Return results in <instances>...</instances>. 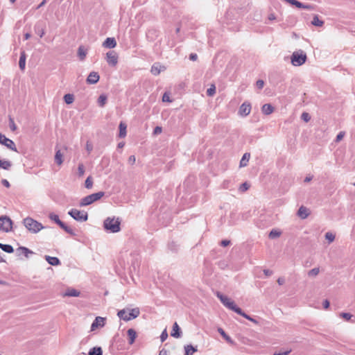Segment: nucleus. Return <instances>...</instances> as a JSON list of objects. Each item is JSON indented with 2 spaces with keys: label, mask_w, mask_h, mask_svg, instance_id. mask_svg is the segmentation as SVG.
<instances>
[{
  "label": "nucleus",
  "mask_w": 355,
  "mask_h": 355,
  "mask_svg": "<svg viewBox=\"0 0 355 355\" xmlns=\"http://www.w3.org/2000/svg\"><path fill=\"white\" fill-rule=\"evenodd\" d=\"M93 149V146L92 145V144H90L89 141L87 142L86 144V150L87 151L90 153V152Z\"/></svg>",
  "instance_id": "nucleus-56"
},
{
  "label": "nucleus",
  "mask_w": 355,
  "mask_h": 355,
  "mask_svg": "<svg viewBox=\"0 0 355 355\" xmlns=\"http://www.w3.org/2000/svg\"><path fill=\"white\" fill-rule=\"evenodd\" d=\"M9 127L12 131H15L17 129L14 119L11 116L9 117Z\"/></svg>",
  "instance_id": "nucleus-45"
},
{
  "label": "nucleus",
  "mask_w": 355,
  "mask_h": 355,
  "mask_svg": "<svg viewBox=\"0 0 355 355\" xmlns=\"http://www.w3.org/2000/svg\"><path fill=\"white\" fill-rule=\"evenodd\" d=\"M136 158L135 155H130L128 158V163L130 164H134L135 163Z\"/></svg>",
  "instance_id": "nucleus-57"
},
{
  "label": "nucleus",
  "mask_w": 355,
  "mask_h": 355,
  "mask_svg": "<svg viewBox=\"0 0 355 355\" xmlns=\"http://www.w3.org/2000/svg\"><path fill=\"white\" fill-rule=\"evenodd\" d=\"M236 313L255 324H258V321L257 320L252 318L251 316L246 314L245 312L243 311V310L241 308L239 309V311L236 312Z\"/></svg>",
  "instance_id": "nucleus-29"
},
{
  "label": "nucleus",
  "mask_w": 355,
  "mask_h": 355,
  "mask_svg": "<svg viewBox=\"0 0 355 355\" xmlns=\"http://www.w3.org/2000/svg\"><path fill=\"white\" fill-rule=\"evenodd\" d=\"M263 273L267 277H269V276H271L272 275V271L269 270V269H264L263 270Z\"/></svg>",
  "instance_id": "nucleus-60"
},
{
  "label": "nucleus",
  "mask_w": 355,
  "mask_h": 355,
  "mask_svg": "<svg viewBox=\"0 0 355 355\" xmlns=\"http://www.w3.org/2000/svg\"><path fill=\"white\" fill-rule=\"evenodd\" d=\"M329 305H330V303H329V300H325L323 302V307H324V309H327V308H329Z\"/></svg>",
  "instance_id": "nucleus-62"
},
{
  "label": "nucleus",
  "mask_w": 355,
  "mask_h": 355,
  "mask_svg": "<svg viewBox=\"0 0 355 355\" xmlns=\"http://www.w3.org/2000/svg\"><path fill=\"white\" fill-rule=\"evenodd\" d=\"M78 173L79 176H83L85 173V166L83 164H79L78 167Z\"/></svg>",
  "instance_id": "nucleus-47"
},
{
  "label": "nucleus",
  "mask_w": 355,
  "mask_h": 355,
  "mask_svg": "<svg viewBox=\"0 0 355 355\" xmlns=\"http://www.w3.org/2000/svg\"><path fill=\"white\" fill-rule=\"evenodd\" d=\"M162 131V128L160 126H156L153 130L154 135H158L160 134Z\"/></svg>",
  "instance_id": "nucleus-55"
},
{
  "label": "nucleus",
  "mask_w": 355,
  "mask_h": 355,
  "mask_svg": "<svg viewBox=\"0 0 355 355\" xmlns=\"http://www.w3.org/2000/svg\"><path fill=\"white\" fill-rule=\"evenodd\" d=\"M168 246V248L173 252H176L178 249V245L174 241L169 243Z\"/></svg>",
  "instance_id": "nucleus-44"
},
{
  "label": "nucleus",
  "mask_w": 355,
  "mask_h": 355,
  "mask_svg": "<svg viewBox=\"0 0 355 355\" xmlns=\"http://www.w3.org/2000/svg\"><path fill=\"white\" fill-rule=\"evenodd\" d=\"M121 221L119 218H107L103 222L104 228L110 232L116 233L121 230Z\"/></svg>",
  "instance_id": "nucleus-1"
},
{
  "label": "nucleus",
  "mask_w": 355,
  "mask_h": 355,
  "mask_svg": "<svg viewBox=\"0 0 355 355\" xmlns=\"http://www.w3.org/2000/svg\"><path fill=\"white\" fill-rule=\"evenodd\" d=\"M230 244V241L229 240H223L220 242V245L223 247H226Z\"/></svg>",
  "instance_id": "nucleus-58"
},
{
  "label": "nucleus",
  "mask_w": 355,
  "mask_h": 355,
  "mask_svg": "<svg viewBox=\"0 0 355 355\" xmlns=\"http://www.w3.org/2000/svg\"><path fill=\"white\" fill-rule=\"evenodd\" d=\"M45 24L42 21H38L34 26V31L40 37H42L45 34Z\"/></svg>",
  "instance_id": "nucleus-12"
},
{
  "label": "nucleus",
  "mask_w": 355,
  "mask_h": 355,
  "mask_svg": "<svg viewBox=\"0 0 355 355\" xmlns=\"http://www.w3.org/2000/svg\"><path fill=\"white\" fill-rule=\"evenodd\" d=\"M284 282H285V280L282 277H279L277 279V283H278L279 285H283L284 284Z\"/></svg>",
  "instance_id": "nucleus-64"
},
{
  "label": "nucleus",
  "mask_w": 355,
  "mask_h": 355,
  "mask_svg": "<svg viewBox=\"0 0 355 355\" xmlns=\"http://www.w3.org/2000/svg\"><path fill=\"white\" fill-rule=\"evenodd\" d=\"M49 218L54 221L60 228H62L63 230H64L67 233L75 236L76 233L69 226H67L64 222H62L59 216L54 214V213H50L49 215Z\"/></svg>",
  "instance_id": "nucleus-7"
},
{
  "label": "nucleus",
  "mask_w": 355,
  "mask_h": 355,
  "mask_svg": "<svg viewBox=\"0 0 355 355\" xmlns=\"http://www.w3.org/2000/svg\"><path fill=\"white\" fill-rule=\"evenodd\" d=\"M11 166L12 162L10 161L0 159V168L4 170H9Z\"/></svg>",
  "instance_id": "nucleus-32"
},
{
  "label": "nucleus",
  "mask_w": 355,
  "mask_h": 355,
  "mask_svg": "<svg viewBox=\"0 0 355 355\" xmlns=\"http://www.w3.org/2000/svg\"><path fill=\"white\" fill-rule=\"evenodd\" d=\"M261 111L264 114L269 115L273 112L274 107L271 104L266 103L262 106Z\"/></svg>",
  "instance_id": "nucleus-22"
},
{
  "label": "nucleus",
  "mask_w": 355,
  "mask_h": 355,
  "mask_svg": "<svg viewBox=\"0 0 355 355\" xmlns=\"http://www.w3.org/2000/svg\"><path fill=\"white\" fill-rule=\"evenodd\" d=\"M345 136V132H340L336 137V142H339L340 141H341L343 139V138Z\"/></svg>",
  "instance_id": "nucleus-54"
},
{
  "label": "nucleus",
  "mask_w": 355,
  "mask_h": 355,
  "mask_svg": "<svg viewBox=\"0 0 355 355\" xmlns=\"http://www.w3.org/2000/svg\"><path fill=\"white\" fill-rule=\"evenodd\" d=\"M105 195V192L99 191L95 193L88 195L80 200V206L85 207L92 204L93 202L100 200Z\"/></svg>",
  "instance_id": "nucleus-3"
},
{
  "label": "nucleus",
  "mask_w": 355,
  "mask_h": 355,
  "mask_svg": "<svg viewBox=\"0 0 355 355\" xmlns=\"http://www.w3.org/2000/svg\"><path fill=\"white\" fill-rule=\"evenodd\" d=\"M68 214L77 221L85 222L88 219V214L87 212L80 211L76 209H71L68 212Z\"/></svg>",
  "instance_id": "nucleus-8"
},
{
  "label": "nucleus",
  "mask_w": 355,
  "mask_h": 355,
  "mask_svg": "<svg viewBox=\"0 0 355 355\" xmlns=\"http://www.w3.org/2000/svg\"><path fill=\"white\" fill-rule=\"evenodd\" d=\"M104 320L105 319L102 317H96L91 325V329L93 331L99 327H103Z\"/></svg>",
  "instance_id": "nucleus-16"
},
{
  "label": "nucleus",
  "mask_w": 355,
  "mask_h": 355,
  "mask_svg": "<svg viewBox=\"0 0 355 355\" xmlns=\"http://www.w3.org/2000/svg\"><path fill=\"white\" fill-rule=\"evenodd\" d=\"M325 239L329 241V242H333L335 239V235L331 232H327L325 234Z\"/></svg>",
  "instance_id": "nucleus-46"
},
{
  "label": "nucleus",
  "mask_w": 355,
  "mask_h": 355,
  "mask_svg": "<svg viewBox=\"0 0 355 355\" xmlns=\"http://www.w3.org/2000/svg\"><path fill=\"white\" fill-rule=\"evenodd\" d=\"M171 336L177 338H180L182 336L181 329L176 322L173 325V329L171 333Z\"/></svg>",
  "instance_id": "nucleus-17"
},
{
  "label": "nucleus",
  "mask_w": 355,
  "mask_h": 355,
  "mask_svg": "<svg viewBox=\"0 0 355 355\" xmlns=\"http://www.w3.org/2000/svg\"><path fill=\"white\" fill-rule=\"evenodd\" d=\"M55 162L58 165H61L63 162L62 160V154L61 153L60 150H58L55 155Z\"/></svg>",
  "instance_id": "nucleus-37"
},
{
  "label": "nucleus",
  "mask_w": 355,
  "mask_h": 355,
  "mask_svg": "<svg viewBox=\"0 0 355 355\" xmlns=\"http://www.w3.org/2000/svg\"><path fill=\"white\" fill-rule=\"evenodd\" d=\"M189 59L192 61H196L198 59V55L196 53H191L189 55Z\"/></svg>",
  "instance_id": "nucleus-61"
},
{
  "label": "nucleus",
  "mask_w": 355,
  "mask_h": 355,
  "mask_svg": "<svg viewBox=\"0 0 355 355\" xmlns=\"http://www.w3.org/2000/svg\"><path fill=\"white\" fill-rule=\"evenodd\" d=\"M311 24L315 26L322 27L324 25V21L320 19L318 15H314Z\"/></svg>",
  "instance_id": "nucleus-27"
},
{
  "label": "nucleus",
  "mask_w": 355,
  "mask_h": 355,
  "mask_svg": "<svg viewBox=\"0 0 355 355\" xmlns=\"http://www.w3.org/2000/svg\"><path fill=\"white\" fill-rule=\"evenodd\" d=\"M168 338V333H167V331L166 329H164L161 335H160V340H161V342H164Z\"/></svg>",
  "instance_id": "nucleus-50"
},
{
  "label": "nucleus",
  "mask_w": 355,
  "mask_h": 355,
  "mask_svg": "<svg viewBox=\"0 0 355 355\" xmlns=\"http://www.w3.org/2000/svg\"><path fill=\"white\" fill-rule=\"evenodd\" d=\"M216 296L225 306L234 311L235 313H236L240 309V307L235 304L234 301L231 300L228 297L222 294L221 293L218 291L216 293Z\"/></svg>",
  "instance_id": "nucleus-6"
},
{
  "label": "nucleus",
  "mask_w": 355,
  "mask_h": 355,
  "mask_svg": "<svg viewBox=\"0 0 355 355\" xmlns=\"http://www.w3.org/2000/svg\"><path fill=\"white\" fill-rule=\"evenodd\" d=\"M85 186L87 189H92L93 187V180L92 176L87 177L85 182Z\"/></svg>",
  "instance_id": "nucleus-40"
},
{
  "label": "nucleus",
  "mask_w": 355,
  "mask_h": 355,
  "mask_svg": "<svg viewBox=\"0 0 355 355\" xmlns=\"http://www.w3.org/2000/svg\"><path fill=\"white\" fill-rule=\"evenodd\" d=\"M45 259L48 262L49 264L51 266H58L60 264V261L58 257H51L49 255L45 256Z\"/></svg>",
  "instance_id": "nucleus-19"
},
{
  "label": "nucleus",
  "mask_w": 355,
  "mask_h": 355,
  "mask_svg": "<svg viewBox=\"0 0 355 355\" xmlns=\"http://www.w3.org/2000/svg\"><path fill=\"white\" fill-rule=\"evenodd\" d=\"M150 72L155 76L159 75L161 72L160 65L158 63H155L151 67Z\"/></svg>",
  "instance_id": "nucleus-35"
},
{
  "label": "nucleus",
  "mask_w": 355,
  "mask_h": 355,
  "mask_svg": "<svg viewBox=\"0 0 355 355\" xmlns=\"http://www.w3.org/2000/svg\"><path fill=\"white\" fill-rule=\"evenodd\" d=\"M64 101L67 104H71L74 101V96L73 94H67L64 96Z\"/></svg>",
  "instance_id": "nucleus-38"
},
{
  "label": "nucleus",
  "mask_w": 355,
  "mask_h": 355,
  "mask_svg": "<svg viewBox=\"0 0 355 355\" xmlns=\"http://www.w3.org/2000/svg\"><path fill=\"white\" fill-rule=\"evenodd\" d=\"M340 315L347 321H349L352 317V315L349 313H341Z\"/></svg>",
  "instance_id": "nucleus-48"
},
{
  "label": "nucleus",
  "mask_w": 355,
  "mask_h": 355,
  "mask_svg": "<svg viewBox=\"0 0 355 355\" xmlns=\"http://www.w3.org/2000/svg\"><path fill=\"white\" fill-rule=\"evenodd\" d=\"M297 215L302 219L306 218L309 215L308 209L304 206H301L297 211Z\"/></svg>",
  "instance_id": "nucleus-18"
},
{
  "label": "nucleus",
  "mask_w": 355,
  "mask_h": 355,
  "mask_svg": "<svg viewBox=\"0 0 355 355\" xmlns=\"http://www.w3.org/2000/svg\"><path fill=\"white\" fill-rule=\"evenodd\" d=\"M126 128L127 125L125 123L121 122L119 125V137L124 138L126 136Z\"/></svg>",
  "instance_id": "nucleus-25"
},
{
  "label": "nucleus",
  "mask_w": 355,
  "mask_h": 355,
  "mask_svg": "<svg viewBox=\"0 0 355 355\" xmlns=\"http://www.w3.org/2000/svg\"><path fill=\"white\" fill-rule=\"evenodd\" d=\"M80 292L75 288H68L64 294V296L78 297Z\"/></svg>",
  "instance_id": "nucleus-24"
},
{
  "label": "nucleus",
  "mask_w": 355,
  "mask_h": 355,
  "mask_svg": "<svg viewBox=\"0 0 355 355\" xmlns=\"http://www.w3.org/2000/svg\"><path fill=\"white\" fill-rule=\"evenodd\" d=\"M88 355H103V350L101 347H94L89 349Z\"/></svg>",
  "instance_id": "nucleus-28"
},
{
  "label": "nucleus",
  "mask_w": 355,
  "mask_h": 355,
  "mask_svg": "<svg viewBox=\"0 0 355 355\" xmlns=\"http://www.w3.org/2000/svg\"><path fill=\"white\" fill-rule=\"evenodd\" d=\"M116 46V42L114 37H107L103 43V46L108 49H113Z\"/></svg>",
  "instance_id": "nucleus-15"
},
{
  "label": "nucleus",
  "mask_w": 355,
  "mask_h": 355,
  "mask_svg": "<svg viewBox=\"0 0 355 355\" xmlns=\"http://www.w3.org/2000/svg\"><path fill=\"white\" fill-rule=\"evenodd\" d=\"M1 184H2L4 187H7V188H9V187H10V184L9 182H8L7 180H6V179H3V180H1Z\"/></svg>",
  "instance_id": "nucleus-59"
},
{
  "label": "nucleus",
  "mask_w": 355,
  "mask_h": 355,
  "mask_svg": "<svg viewBox=\"0 0 355 355\" xmlns=\"http://www.w3.org/2000/svg\"><path fill=\"white\" fill-rule=\"evenodd\" d=\"M301 119H302L304 121H305V122H308V121H310V119H311V116H310V115H309V113H307V112H303V113L302 114V115H301Z\"/></svg>",
  "instance_id": "nucleus-49"
},
{
  "label": "nucleus",
  "mask_w": 355,
  "mask_h": 355,
  "mask_svg": "<svg viewBox=\"0 0 355 355\" xmlns=\"http://www.w3.org/2000/svg\"><path fill=\"white\" fill-rule=\"evenodd\" d=\"M26 55L24 51H21L19 60V67L21 70H24L26 66Z\"/></svg>",
  "instance_id": "nucleus-21"
},
{
  "label": "nucleus",
  "mask_w": 355,
  "mask_h": 355,
  "mask_svg": "<svg viewBox=\"0 0 355 355\" xmlns=\"http://www.w3.org/2000/svg\"><path fill=\"white\" fill-rule=\"evenodd\" d=\"M319 272H320L319 268H314L308 272V275L309 277H315L319 274Z\"/></svg>",
  "instance_id": "nucleus-42"
},
{
  "label": "nucleus",
  "mask_w": 355,
  "mask_h": 355,
  "mask_svg": "<svg viewBox=\"0 0 355 355\" xmlns=\"http://www.w3.org/2000/svg\"><path fill=\"white\" fill-rule=\"evenodd\" d=\"M140 314L139 308H134L130 310V312L127 313L125 309H122L118 311L117 315L120 319L125 321H129L130 320L137 318Z\"/></svg>",
  "instance_id": "nucleus-4"
},
{
  "label": "nucleus",
  "mask_w": 355,
  "mask_h": 355,
  "mask_svg": "<svg viewBox=\"0 0 355 355\" xmlns=\"http://www.w3.org/2000/svg\"><path fill=\"white\" fill-rule=\"evenodd\" d=\"M12 221L7 216H0V231L8 232L12 230Z\"/></svg>",
  "instance_id": "nucleus-9"
},
{
  "label": "nucleus",
  "mask_w": 355,
  "mask_h": 355,
  "mask_svg": "<svg viewBox=\"0 0 355 355\" xmlns=\"http://www.w3.org/2000/svg\"><path fill=\"white\" fill-rule=\"evenodd\" d=\"M23 223L24 226L32 233H37L41 230L44 229V227L42 223L33 219L32 218L27 217L24 219Z\"/></svg>",
  "instance_id": "nucleus-2"
},
{
  "label": "nucleus",
  "mask_w": 355,
  "mask_h": 355,
  "mask_svg": "<svg viewBox=\"0 0 355 355\" xmlns=\"http://www.w3.org/2000/svg\"><path fill=\"white\" fill-rule=\"evenodd\" d=\"M99 79H100V76L98 75V73L95 71H92L88 75V76L86 79V82L87 84L93 85V84L97 83L98 82Z\"/></svg>",
  "instance_id": "nucleus-14"
},
{
  "label": "nucleus",
  "mask_w": 355,
  "mask_h": 355,
  "mask_svg": "<svg viewBox=\"0 0 355 355\" xmlns=\"http://www.w3.org/2000/svg\"><path fill=\"white\" fill-rule=\"evenodd\" d=\"M16 252L17 253V255L19 256L21 253L24 254V256L28 258V255L30 254H33V252L31 251V250H29L28 248H26V247H23V246H21V247H19L17 250H16Z\"/></svg>",
  "instance_id": "nucleus-20"
},
{
  "label": "nucleus",
  "mask_w": 355,
  "mask_h": 355,
  "mask_svg": "<svg viewBox=\"0 0 355 355\" xmlns=\"http://www.w3.org/2000/svg\"><path fill=\"white\" fill-rule=\"evenodd\" d=\"M107 101V96L104 94L101 95L98 98V103L99 106L103 107Z\"/></svg>",
  "instance_id": "nucleus-39"
},
{
  "label": "nucleus",
  "mask_w": 355,
  "mask_h": 355,
  "mask_svg": "<svg viewBox=\"0 0 355 355\" xmlns=\"http://www.w3.org/2000/svg\"><path fill=\"white\" fill-rule=\"evenodd\" d=\"M127 334H128V336L129 338V341H128L129 344L130 345L133 344L135 340L136 336H137L136 331L133 329H129L127 331Z\"/></svg>",
  "instance_id": "nucleus-23"
},
{
  "label": "nucleus",
  "mask_w": 355,
  "mask_h": 355,
  "mask_svg": "<svg viewBox=\"0 0 355 355\" xmlns=\"http://www.w3.org/2000/svg\"><path fill=\"white\" fill-rule=\"evenodd\" d=\"M250 157V153H244V155H243V157L240 161V166L243 167V166H247Z\"/></svg>",
  "instance_id": "nucleus-30"
},
{
  "label": "nucleus",
  "mask_w": 355,
  "mask_h": 355,
  "mask_svg": "<svg viewBox=\"0 0 355 355\" xmlns=\"http://www.w3.org/2000/svg\"><path fill=\"white\" fill-rule=\"evenodd\" d=\"M249 188H250V184L248 182H243V184H241L240 185L239 190L241 192H245L247 190H248Z\"/></svg>",
  "instance_id": "nucleus-43"
},
{
  "label": "nucleus",
  "mask_w": 355,
  "mask_h": 355,
  "mask_svg": "<svg viewBox=\"0 0 355 355\" xmlns=\"http://www.w3.org/2000/svg\"><path fill=\"white\" fill-rule=\"evenodd\" d=\"M218 331L227 342L231 344L234 343L232 339L225 332L222 328H218Z\"/></svg>",
  "instance_id": "nucleus-34"
},
{
  "label": "nucleus",
  "mask_w": 355,
  "mask_h": 355,
  "mask_svg": "<svg viewBox=\"0 0 355 355\" xmlns=\"http://www.w3.org/2000/svg\"><path fill=\"white\" fill-rule=\"evenodd\" d=\"M251 111V105L250 103L244 102L239 107V113L240 115L246 116Z\"/></svg>",
  "instance_id": "nucleus-13"
},
{
  "label": "nucleus",
  "mask_w": 355,
  "mask_h": 355,
  "mask_svg": "<svg viewBox=\"0 0 355 355\" xmlns=\"http://www.w3.org/2000/svg\"><path fill=\"white\" fill-rule=\"evenodd\" d=\"M263 86H264V81L263 80H258L256 82V87L258 89H263Z\"/></svg>",
  "instance_id": "nucleus-52"
},
{
  "label": "nucleus",
  "mask_w": 355,
  "mask_h": 355,
  "mask_svg": "<svg viewBox=\"0 0 355 355\" xmlns=\"http://www.w3.org/2000/svg\"><path fill=\"white\" fill-rule=\"evenodd\" d=\"M184 355H193L194 352H197V347H193L192 345H187L184 346Z\"/></svg>",
  "instance_id": "nucleus-26"
},
{
  "label": "nucleus",
  "mask_w": 355,
  "mask_h": 355,
  "mask_svg": "<svg viewBox=\"0 0 355 355\" xmlns=\"http://www.w3.org/2000/svg\"><path fill=\"white\" fill-rule=\"evenodd\" d=\"M47 3V0H43L37 7L36 9H39L44 6Z\"/></svg>",
  "instance_id": "nucleus-63"
},
{
  "label": "nucleus",
  "mask_w": 355,
  "mask_h": 355,
  "mask_svg": "<svg viewBox=\"0 0 355 355\" xmlns=\"http://www.w3.org/2000/svg\"><path fill=\"white\" fill-rule=\"evenodd\" d=\"M0 248L7 253H12L14 252L13 247L9 244H3L0 243Z\"/></svg>",
  "instance_id": "nucleus-31"
},
{
  "label": "nucleus",
  "mask_w": 355,
  "mask_h": 355,
  "mask_svg": "<svg viewBox=\"0 0 355 355\" xmlns=\"http://www.w3.org/2000/svg\"><path fill=\"white\" fill-rule=\"evenodd\" d=\"M162 101L163 102H168V103L172 102V100L171 99L170 96H169V94L167 92H165L163 94Z\"/></svg>",
  "instance_id": "nucleus-51"
},
{
  "label": "nucleus",
  "mask_w": 355,
  "mask_h": 355,
  "mask_svg": "<svg viewBox=\"0 0 355 355\" xmlns=\"http://www.w3.org/2000/svg\"><path fill=\"white\" fill-rule=\"evenodd\" d=\"M106 61L112 67H115L118 63V55L114 51H110L106 53Z\"/></svg>",
  "instance_id": "nucleus-11"
},
{
  "label": "nucleus",
  "mask_w": 355,
  "mask_h": 355,
  "mask_svg": "<svg viewBox=\"0 0 355 355\" xmlns=\"http://www.w3.org/2000/svg\"><path fill=\"white\" fill-rule=\"evenodd\" d=\"M281 234H282V232L279 230H276V229H272L270 232L268 236L270 239H274L279 237Z\"/></svg>",
  "instance_id": "nucleus-36"
},
{
  "label": "nucleus",
  "mask_w": 355,
  "mask_h": 355,
  "mask_svg": "<svg viewBox=\"0 0 355 355\" xmlns=\"http://www.w3.org/2000/svg\"><path fill=\"white\" fill-rule=\"evenodd\" d=\"M307 56L306 54L302 51H295L293 53L291 60V63L293 66L298 67L302 65L306 61Z\"/></svg>",
  "instance_id": "nucleus-5"
},
{
  "label": "nucleus",
  "mask_w": 355,
  "mask_h": 355,
  "mask_svg": "<svg viewBox=\"0 0 355 355\" xmlns=\"http://www.w3.org/2000/svg\"><path fill=\"white\" fill-rule=\"evenodd\" d=\"M216 94V86L214 85H211L209 89L207 90V95L209 96H213Z\"/></svg>",
  "instance_id": "nucleus-41"
},
{
  "label": "nucleus",
  "mask_w": 355,
  "mask_h": 355,
  "mask_svg": "<svg viewBox=\"0 0 355 355\" xmlns=\"http://www.w3.org/2000/svg\"><path fill=\"white\" fill-rule=\"evenodd\" d=\"M86 50L84 46H80L78 49V55L80 60H84L86 57Z\"/></svg>",
  "instance_id": "nucleus-33"
},
{
  "label": "nucleus",
  "mask_w": 355,
  "mask_h": 355,
  "mask_svg": "<svg viewBox=\"0 0 355 355\" xmlns=\"http://www.w3.org/2000/svg\"><path fill=\"white\" fill-rule=\"evenodd\" d=\"M291 349H288L284 352H275L273 355H288L291 352Z\"/></svg>",
  "instance_id": "nucleus-53"
},
{
  "label": "nucleus",
  "mask_w": 355,
  "mask_h": 355,
  "mask_svg": "<svg viewBox=\"0 0 355 355\" xmlns=\"http://www.w3.org/2000/svg\"><path fill=\"white\" fill-rule=\"evenodd\" d=\"M0 144L6 146L8 148L17 152V148L14 141L7 138L4 135L0 132Z\"/></svg>",
  "instance_id": "nucleus-10"
}]
</instances>
